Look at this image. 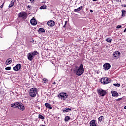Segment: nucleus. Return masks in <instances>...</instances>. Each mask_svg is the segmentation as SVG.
Segmentation results:
<instances>
[{
  "label": "nucleus",
  "instance_id": "dca6fc26",
  "mask_svg": "<svg viewBox=\"0 0 126 126\" xmlns=\"http://www.w3.org/2000/svg\"><path fill=\"white\" fill-rule=\"evenodd\" d=\"M111 94H112V96L113 97H118V96H119V93L116 92V91H112Z\"/></svg>",
  "mask_w": 126,
  "mask_h": 126
},
{
  "label": "nucleus",
  "instance_id": "2f4dec72",
  "mask_svg": "<svg viewBox=\"0 0 126 126\" xmlns=\"http://www.w3.org/2000/svg\"><path fill=\"white\" fill-rule=\"evenodd\" d=\"M116 28H117V29H120V28H122V26H121V25H118V26H117L116 27Z\"/></svg>",
  "mask_w": 126,
  "mask_h": 126
},
{
  "label": "nucleus",
  "instance_id": "f8f14e48",
  "mask_svg": "<svg viewBox=\"0 0 126 126\" xmlns=\"http://www.w3.org/2000/svg\"><path fill=\"white\" fill-rule=\"evenodd\" d=\"M19 102H16L15 103H12L11 104V107L12 108H18V106H19Z\"/></svg>",
  "mask_w": 126,
  "mask_h": 126
},
{
  "label": "nucleus",
  "instance_id": "9d476101",
  "mask_svg": "<svg viewBox=\"0 0 126 126\" xmlns=\"http://www.w3.org/2000/svg\"><path fill=\"white\" fill-rule=\"evenodd\" d=\"M20 68H21V64L20 63L17 64L15 67H13V69L15 70V71H18Z\"/></svg>",
  "mask_w": 126,
  "mask_h": 126
},
{
  "label": "nucleus",
  "instance_id": "c756f323",
  "mask_svg": "<svg viewBox=\"0 0 126 126\" xmlns=\"http://www.w3.org/2000/svg\"><path fill=\"white\" fill-rule=\"evenodd\" d=\"M43 81H44V83H47V82H48V79L46 78H44L43 79Z\"/></svg>",
  "mask_w": 126,
  "mask_h": 126
},
{
  "label": "nucleus",
  "instance_id": "b1692460",
  "mask_svg": "<svg viewBox=\"0 0 126 126\" xmlns=\"http://www.w3.org/2000/svg\"><path fill=\"white\" fill-rule=\"evenodd\" d=\"M103 120H104V116H100L98 118V121H99V122H100V123H101V122H102V121H103Z\"/></svg>",
  "mask_w": 126,
  "mask_h": 126
},
{
  "label": "nucleus",
  "instance_id": "2eb2a0df",
  "mask_svg": "<svg viewBox=\"0 0 126 126\" xmlns=\"http://www.w3.org/2000/svg\"><path fill=\"white\" fill-rule=\"evenodd\" d=\"M31 22V24H32V25H36L37 24V21H36V20H35V19H34V18H33L30 21Z\"/></svg>",
  "mask_w": 126,
  "mask_h": 126
},
{
  "label": "nucleus",
  "instance_id": "9b49d317",
  "mask_svg": "<svg viewBox=\"0 0 126 126\" xmlns=\"http://www.w3.org/2000/svg\"><path fill=\"white\" fill-rule=\"evenodd\" d=\"M18 109H19V110L21 111H24V110H25V107H24L23 104L20 102L19 106H18Z\"/></svg>",
  "mask_w": 126,
  "mask_h": 126
},
{
  "label": "nucleus",
  "instance_id": "cd10ccee",
  "mask_svg": "<svg viewBox=\"0 0 126 126\" xmlns=\"http://www.w3.org/2000/svg\"><path fill=\"white\" fill-rule=\"evenodd\" d=\"M114 86H116V87H120L121 86V85L120 84H113Z\"/></svg>",
  "mask_w": 126,
  "mask_h": 126
},
{
  "label": "nucleus",
  "instance_id": "7c9ffc66",
  "mask_svg": "<svg viewBox=\"0 0 126 126\" xmlns=\"http://www.w3.org/2000/svg\"><path fill=\"white\" fill-rule=\"evenodd\" d=\"M5 69L6 70H10V69H11V67H7L5 68Z\"/></svg>",
  "mask_w": 126,
  "mask_h": 126
},
{
  "label": "nucleus",
  "instance_id": "20e7f679",
  "mask_svg": "<svg viewBox=\"0 0 126 126\" xmlns=\"http://www.w3.org/2000/svg\"><path fill=\"white\" fill-rule=\"evenodd\" d=\"M58 97L60 98L61 100L64 101V100H66V98L68 97V94L65 93H61L58 94Z\"/></svg>",
  "mask_w": 126,
  "mask_h": 126
},
{
  "label": "nucleus",
  "instance_id": "f3484780",
  "mask_svg": "<svg viewBox=\"0 0 126 126\" xmlns=\"http://www.w3.org/2000/svg\"><path fill=\"white\" fill-rule=\"evenodd\" d=\"M45 106L47 109H50V110H52L53 109V107H52V105L50 104V103H45Z\"/></svg>",
  "mask_w": 126,
  "mask_h": 126
},
{
  "label": "nucleus",
  "instance_id": "ddd939ff",
  "mask_svg": "<svg viewBox=\"0 0 126 126\" xmlns=\"http://www.w3.org/2000/svg\"><path fill=\"white\" fill-rule=\"evenodd\" d=\"M47 25L48 26H50V27H52V26H54V25H55V21L53 20L49 21L47 22Z\"/></svg>",
  "mask_w": 126,
  "mask_h": 126
},
{
  "label": "nucleus",
  "instance_id": "f257e3e1",
  "mask_svg": "<svg viewBox=\"0 0 126 126\" xmlns=\"http://www.w3.org/2000/svg\"><path fill=\"white\" fill-rule=\"evenodd\" d=\"M74 72L78 75V76H80V75L83 74L84 72V68H83V64H81L79 66V67L76 66V67L73 69Z\"/></svg>",
  "mask_w": 126,
  "mask_h": 126
},
{
  "label": "nucleus",
  "instance_id": "72a5a7b5",
  "mask_svg": "<svg viewBox=\"0 0 126 126\" xmlns=\"http://www.w3.org/2000/svg\"><path fill=\"white\" fill-rule=\"evenodd\" d=\"M122 6H123L124 7H126V4H122Z\"/></svg>",
  "mask_w": 126,
  "mask_h": 126
},
{
  "label": "nucleus",
  "instance_id": "a211bd4d",
  "mask_svg": "<svg viewBox=\"0 0 126 126\" xmlns=\"http://www.w3.org/2000/svg\"><path fill=\"white\" fill-rule=\"evenodd\" d=\"M11 63H12V60L11 58H9L6 60L5 62V64H10Z\"/></svg>",
  "mask_w": 126,
  "mask_h": 126
},
{
  "label": "nucleus",
  "instance_id": "79ce46f5",
  "mask_svg": "<svg viewBox=\"0 0 126 126\" xmlns=\"http://www.w3.org/2000/svg\"><path fill=\"white\" fill-rule=\"evenodd\" d=\"M67 23V21L65 22V24H66Z\"/></svg>",
  "mask_w": 126,
  "mask_h": 126
},
{
  "label": "nucleus",
  "instance_id": "37998d69",
  "mask_svg": "<svg viewBox=\"0 0 126 126\" xmlns=\"http://www.w3.org/2000/svg\"><path fill=\"white\" fill-rule=\"evenodd\" d=\"M124 109H126V106L124 107Z\"/></svg>",
  "mask_w": 126,
  "mask_h": 126
},
{
  "label": "nucleus",
  "instance_id": "f03ea898",
  "mask_svg": "<svg viewBox=\"0 0 126 126\" xmlns=\"http://www.w3.org/2000/svg\"><path fill=\"white\" fill-rule=\"evenodd\" d=\"M38 55H39V53L37 51L29 53L27 55L28 60L31 61H33L34 58H35V56H37Z\"/></svg>",
  "mask_w": 126,
  "mask_h": 126
},
{
  "label": "nucleus",
  "instance_id": "c9c22d12",
  "mask_svg": "<svg viewBox=\"0 0 126 126\" xmlns=\"http://www.w3.org/2000/svg\"><path fill=\"white\" fill-rule=\"evenodd\" d=\"M3 7V3L0 6V8H2Z\"/></svg>",
  "mask_w": 126,
  "mask_h": 126
},
{
  "label": "nucleus",
  "instance_id": "6e6552de",
  "mask_svg": "<svg viewBox=\"0 0 126 126\" xmlns=\"http://www.w3.org/2000/svg\"><path fill=\"white\" fill-rule=\"evenodd\" d=\"M103 68L105 70H109L111 68V64L109 63H105L103 65Z\"/></svg>",
  "mask_w": 126,
  "mask_h": 126
},
{
  "label": "nucleus",
  "instance_id": "aec40b11",
  "mask_svg": "<svg viewBox=\"0 0 126 126\" xmlns=\"http://www.w3.org/2000/svg\"><path fill=\"white\" fill-rule=\"evenodd\" d=\"M71 111V108H64L63 110V113H67V112H70Z\"/></svg>",
  "mask_w": 126,
  "mask_h": 126
},
{
  "label": "nucleus",
  "instance_id": "6ab92c4d",
  "mask_svg": "<svg viewBox=\"0 0 126 126\" xmlns=\"http://www.w3.org/2000/svg\"><path fill=\"white\" fill-rule=\"evenodd\" d=\"M15 0H12L10 2V4L9 5L8 7H9V8L12 7L13 6V5H14V2H15Z\"/></svg>",
  "mask_w": 126,
  "mask_h": 126
},
{
  "label": "nucleus",
  "instance_id": "0eeeda50",
  "mask_svg": "<svg viewBox=\"0 0 126 126\" xmlns=\"http://www.w3.org/2000/svg\"><path fill=\"white\" fill-rule=\"evenodd\" d=\"M113 57H114V59H119L120 57H121V52L118 51H115L113 54Z\"/></svg>",
  "mask_w": 126,
  "mask_h": 126
},
{
  "label": "nucleus",
  "instance_id": "5701e85b",
  "mask_svg": "<svg viewBox=\"0 0 126 126\" xmlns=\"http://www.w3.org/2000/svg\"><path fill=\"white\" fill-rule=\"evenodd\" d=\"M38 119H40V120H44L45 117L44 116H43L42 115L39 114L38 115Z\"/></svg>",
  "mask_w": 126,
  "mask_h": 126
},
{
  "label": "nucleus",
  "instance_id": "412c9836",
  "mask_svg": "<svg viewBox=\"0 0 126 126\" xmlns=\"http://www.w3.org/2000/svg\"><path fill=\"white\" fill-rule=\"evenodd\" d=\"M83 7V6H81L78 7V8L74 9V12H77L78 11H80V10H81V9H82Z\"/></svg>",
  "mask_w": 126,
  "mask_h": 126
},
{
  "label": "nucleus",
  "instance_id": "423d86ee",
  "mask_svg": "<svg viewBox=\"0 0 126 126\" xmlns=\"http://www.w3.org/2000/svg\"><path fill=\"white\" fill-rule=\"evenodd\" d=\"M97 92L98 95H100V96H105V95H106V94H107V92L102 89H99L97 90Z\"/></svg>",
  "mask_w": 126,
  "mask_h": 126
},
{
  "label": "nucleus",
  "instance_id": "393cba45",
  "mask_svg": "<svg viewBox=\"0 0 126 126\" xmlns=\"http://www.w3.org/2000/svg\"><path fill=\"white\" fill-rule=\"evenodd\" d=\"M105 40L108 43H111L112 42V39H111L110 37L107 38Z\"/></svg>",
  "mask_w": 126,
  "mask_h": 126
},
{
  "label": "nucleus",
  "instance_id": "473e14b6",
  "mask_svg": "<svg viewBox=\"0 0 126 126\" xmlns=\"http://www.w3.org/2000/svg\"><path fill=\"white\" fill-rule=\"evenodd\" d=\"M28 8H32V6H30V5H28L27 6Z\"/></svg>",
  "mask_w": 126,
  "mask_h": 126
},
{
  "label": "nucleus",
  "instance_id": "a19ab883",
  "mask_svg": "<svg viewBox=\"0 0 126 126\" xmlns=\"http://www.w3.org/2000/svg\"><path fill=\"white\" fill-rule=\"evenodd\" d=\"M93 1H97V0H93Z\"/></svg>",
  "mask_w": 126,
  "mask_h": 126
},
{
  "label": "nucleus",
  "instance_id": "bb28decb",
  "mask_svg": "<svg viewBox=\"0 0 126 126\" xmlns=\"http://www.w3.org/2000/svg\"><path fill=\"white\" fill-rule=\"evenodd\" d=\"M39 31L42 32V33H44V32H45V30L43 28H41L39 29Z\"/></svg>",
  "mask_w": 126,
  "mask_h": 126
},
{
  "label": "nucleus",
  "instance_id": "a18cd8bd",
  "mask_svg": "<svg viewBox=\"0 0 126 126\" xmlns=\"http://www.w3.org/2000/svg\"><path fill=\"white\" fill-rule=\"evenodd\" d=\"M54 84H56V82H54Z\"/></svg>",
  "mask_w": 126,
  "mask_h": 126
},
{
  "label": "nucleus",
  "instance_id": "a878e982",
  "mask_svg": "<svg viewBox=\"0 0 126 126\" xmlns=\"http://www.w3.org/2000/svg\"><path fill=\"white\" fill-rule=\"evenodd\" d=\"M40 9H47V6L46 5H43L40 7Z\"/></svg>",
  "mask_w": 126,
  "mask_h": 126
},
{
  "label": "nucleus",
  "instance_id": "1a4fd4ad",
  "mask_svg": "<svg viewBox=\"0 0 126 126\" xmlns=\"http://www.w3.org/2000/svg\"><path fill=\"white\" fill-rule=\"evenodd\" d=\"M19 17H22V18H26L27 16V13L25 12H21L18 14Z\"/></svg>",
  "mask_w": 126,
  "mask_h": 126
},
{
  "label": "nucleus",
  "instance_id": "ea45409f",
  "mask_svg": "<svg viewBox=\"0 0 126 126\" xmlns=\"http://www.w3.org/2000/svg\"><path fill=\"white\" fill-rule=\"evenodd\" d=\"M124 32L125 33L126 32V28L124 30Z\"/></svg>",
  "mask_w": 126,
  "mask_h": 126
},
{
  "label": "nucleus",
  "instance_id": "c85d7f7f",
  "mask_svg": "<svg viewBox=\"0 0 126 126\" xmlns=\"http://www.w3.org/2000/svg\"><path fill=\"white\" fill-rule=\"evenodd\" d=\"M122 16H126V11L125 10H122Z\"/></svg>",
  "mask_w": 126,
  "mask_h": 126
},
{
  "label": "nucleus",
  "instance_id": "39448f33",
  "mask_svg": "<svg viewBox=\"0 0 126 126\" xmlns=\"http://www.w3.org/2000/svg\"><path fill=\"white\" fill-rule=\"evenodd\" d=\"M100 82L103 84H108L111 82V79L108 77L102 78L100 80Z\"/></svg>",
  "mask_w": 126,
  "mask_h": 126
},
{
  "label": "nucleus",
  "instance_id": "58836bf2",
  "mask_svg": "<svg viewBox=\"0 0 126 126\" xmlns=\"http://www.w3.org/2000/svg\"><path fill=\"white\" fill-rule=\"evenodd\" d=\"M63 27H66V24H64V25L63 26Z\"/></svg>",
  "mask_w": 126,
  "mask_h": 126
},
{
  "label": "nucleus",
  "instance_id": "f704fd0d",
  "mask_svg": "<svg viewBox=\"0 0 126 126\" xmlns=\"http://www.w3.org/2000/svg\"><path fill=\"white\" fill-rule=\"evenodd\" d=\"M120 100H122V98L117 99V101H120Z\"/></svg>",
  "mask_w": 126,
  "mask_h": 126
},
{
  "label": "nucleus",
  "instance_id": "4c0bfd02",
  "mask_svg": "<svg viewBox=\"0 0 126 126\" xmlns=\"http://www.w3.org/2000/svg\"><path fill=\"white\" fill-rule=\"evenodd\" d=\"M90 12H91V13L93 12V10H90Z\"/></svg>",
  "mask_w": 126,
  "mask_h": 126
},
{
  "label": "nucleus",
  "instance_id": "c03bdc74",
  "mask_svg": "<svg viewBox=\"0 0 126 126\" xmlns=\"http://www.w3.org/2000/svg\"><path fill=\"white\" fill-rule=\"evenodd\" d=\"M41 126H46V125H42Z\"/></svg>",
  "mask_w": 126,
  "mask_h": 126
},
{
  "label": "nucleus",
  "instance_id": "7ed1b4c3",
  "mask_svg": "<svg viewBox=\"0 0 126 126\" xmlns=\"http://www.w3.org/2000/svg\"><path fill=\"white\" fill-rule=\"evenodd\" d=\"M37 92L38 91H37V89L36 88H32L30 90V96L32 97V98H34L37 95Z\"/></svg>",
  "mask_w": 126,
  "mask_h": 126
},
{
  "label": "nucleus",
  "instance_id": "4468645a",
  "mask_svg": "<svg viewBox=\"0 0 126 126\" xmlns=\"http://www.w3.org/2000/svg\"><path fill=\"white\" fill-rule=\"evenodd\" d=\"M90 126H97V124H96V120H93L90 121Z\"/></svg>",
  "mask_w": 126,
  "mask_h": 126
},
{
  "label": "nucleus",
  "instance_id": "e433bc0d",
  "mask_svg": "<svg viewBox=\"0 0 126 126\" xmlns=\"http://www.w3.org/2000/svg\"><path fill=\"white\" fill-rule=\"evenodd\" d=\"M30 1H31L32 3H33V1H34V0H30Z\"/></svg>",
  "mask_w": 126,
  "mask_h": 126
},
{
  "label": "nucleus",
  "instance_id": "4be33fe9",
  "mask_svg": "<svg viewBox=\"0 0 126 126\" xmlns=\"http://www.w3.org/2000/svg\"><path fill=\"white\" fill-rule=\"evenodd\" d=\"M70 120V117L69 116H66L64 118L65 122H68Z\"/></svg>",
  "mask_w": 126,
  "mask_h": 126
}]
</instances>
